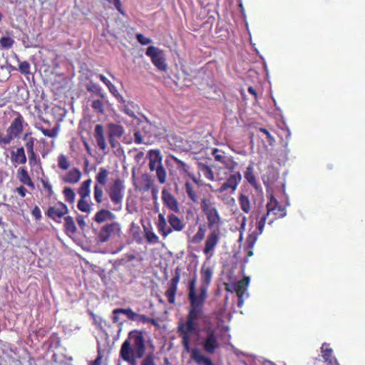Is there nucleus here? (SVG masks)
<instances>
[{
  "mask_svg": "<svg viewBox=\"0 0 365 365\" xmlns=\"http://www.w3.org/2000/svg\"><path fill=\"white\" fill-rule=\"evenodd\" d=\"M95 138L97 142L98 147L101 150L106 153V150L108 149V145L106 143V138L104 136V128L102 125H97L95 128Z\"/></svg>",
  "mask_w": 365,
  "mask_h": 365,
  "instance_id": "21",
  "label": "nucleus"
},
{
  "mask_svg": "<svg viewBox=\"0 0 365 365\" xmlns=\"http://www.w3.org/2000/svg\"><path fill=\"white\" fill-rule=\"evenodd\" d=\"M206 235V229L204 225H200L197 232L193 235V237L189 240V242L193 244H199L204 239L205 235Z\"/></svg>",
  "mask_w": 365,
  "mask_h": 365,
  "instance_id": "35",
  "label": "nucleus"
},
{
  "mask_svg": "<svg viewBox=\"0 0 365 365\" xmlns=\"http://www.w3.org/2000/svg\"><path fill=\"white\" fill-rule=\"evenodd\" d=\"M16 191L22 197L26 196V193L27 192L26 189L24 186L17 187Z\"/></svg>",
  "mask_w": 365,
  "mask_h": 365,
  "instance_id": "63",
  "label": "nucleus"
},
{
  "mask_svg": "<svg viewBox=\"0 0 365 365\" xmlns=\"http://www.w3.org/2000/svg\"><path fill=\"white\" fill-rule=\"evenodd\" d=\"M114 313H123V314H126L127 317L131 320H134L137 316V314L133 312L131 308L114 309Z\"/></svg>",
  "mask_w": 365,
  "mask_h": 365,
  "instance_id": "43",
  "label": "nucleus"
},
{
  "mask_svg": "<svg viewBox=\"0 0 365 365\" xmlns=\"http://www.w3.org/2000/svg\"><path fill=\"white\" fill-rule=\"evenodd\" d=\"M14 43V39L9 36H2L0 39V43L3 48H10Z\"/></svg>",
  "mask_w": 365,
  "mask_h": 365,
  "instance_id": "47",
  "label": "nucleus"
},
{
  "mask_svg": "<svg viewBox=\"0 0 365 365\" xmlns=\"http://www.w3.org/2000/svg\"><path fill=\"white\" fill-rule=\"evenodd\" d=\"M32 215L36 219V220H39L41 217V210L39 209L38 207L36 206L32 212Z\"/></svg>",
  "mask_w": 365,
  "mask_h": 365,
  "instance_id": "59",
  "label": "nucleus"
},
{
  "mask_svg": "<svg viewBox=\"0 0 365 365\" xmlns=\"http://www.w3.org/2000/svg\"><path fill=\"white\" fill-rule=\"evenodd\" d=\"M250 279L247 276L243 277L242 279H240V281H237L235 284H233L234 291L237 294V297H238V306L241 307L244 303V296L245 294L247 295V287L249 286ZM226 290L227 292H232L233 290L230 289L229 286H226Z\"/></svg>",
  "mask_w": 365,
  "mask_h": 365,
  "instance_id": "14",
  "label": "nucleus"
},
{
  "mask_svg": "<svg viewBox=\"0 0 365 365\" xmlns=\"http://www.w3.org/2000/svg\"><path fill=\"white\" fill-rule=\"evenodd\" d=\"M93 93H96L102 98L104 97L103 90L95 84H93Z\"/></svg>",
  "mask_w": 365,
  "mask_h": 365,
  "instance_id": "61",
  "label": "nucleus"
},
{
  "mask_svg": "<svg viewBox=\"0 0 365 365\" xmlns=\"http://www.w3.org/2000/svg\"><path fill=\"white\" fill-rule=\"evenodd\" d=\"M153 186V180L148 174L141 175V187L140 190L143 192H148Z\"/></svg>",
  "mask_w": 365,
  "mask_h": 365,
  "instance_id": "38",
  "label": "nucleus"
},
{
  "mask_svg": "<svg viewBox=\"0 0 365 365\" xmlns=\"http://www.w3.org/2000/svg\"><path fill=\"white\" fill-rule=\"evenodd\" d=\"M266 210V212L261 215L258 212L256 215V220H258V229L260 232L264 231L267 221L269 225H272L274 221L283 218L287 215L285 207L280 205L273 195L269 197Z\"/></svg>",
  "mask_w": 365,
  "mask_h": 365,
  "instance_id": "6",
  "label": "nucleus"
},
{
  "mask_svg": "<svg viewBox=\"0 0 365 365\" xmlns=\"http://www.w3.org/2000/svg\"><path fill=\"white\" fill-rule=\"evenodd\" d=\"M200 203L203 213L207 217V227L209 230H212L205 238L203 250L207 258L210 259L212 257L215 247L220 241V233L215 228H219L222 224V219L214 202L207 197H204L201 200Z\"/></svg>",
  "mask_w": 365,
  "mask_h": 365,
  "instance_id": "1",
  "label": "nucleus"
},
{
  "mask_svg": "<svg viewBox=\"0 0 365 365\" xmlns=\"http://www.w3.org/2000/svg\"><path fill=\"white\" fill-rule=\"evenodd\" d=\"M244 177L247 183L256 190L259 187V184L257 181V178L254 174L253 163H251L247 168L244 173Z\"/></svg>",
  "mask_w": 365,
  "mask_h": 365,
  "instance_id": "26",
  "label": "nucleus"
},
{
  "mask_svg": "<svg viewBox=\"0 0 365 365\" xmlns=\"http://www.w3.org/2000/svg\"><path fill=\"white\" fill-rule=\"evenodd\" d=\"M39 129L45 136H48L52 138H56L58 133V128L57 127H55L52 129H47L41 127L39 128Z\"/></svg>",
  "mask_w": 365,
  "mask_h": 365,
  "instance_id": "46",
  "label": "nucleus"
},
{
  "mask_svg": "<svg viewBox=\"0 0 365 365\" xmlns=\"http://www.w3.org/2000/svg\"><path fill=\"white\" fill-rule=\"evenodd\" d=\"M222 336L219 329L210 320L204 321V326L197 334V344L206 356H212L221 349Z\"/></svg>",
  "mask_w": 365,
  "mask_h": 365,
  "instance_id": "5",
  "label": "nucleus"
},
{
  "mask_svg": "<svg viewBox=\"0 0 365 365\" xmlns=\"http://www.w3.org/2000/svg\"><path fill=\"white\" fill-rule=\"evenodd\" d=\"M185 191L187 195V197L193 203H200V197L198 196L197 192L195 189L194 186L190 182H189V181H186L185 183Z\"/></svg>",
  "mask_w": 365,
  "mask_h": 365,
  "instance_id": "27",
  "label": "nucleus"
},
{
  "mask_svg": "<svg viewBox=\"0 0 365 365\" xmlns=\"http://www.w3.org/2000/svg\"><path fill=\"white\" fill-rule=\"evenodd\" d=\"M67 212V207L63 203H59L54 207H50L48 210L47 215L49 217L58 221V219L64 216Z\"/></svg>",
  "mask_w": 365,
  "mask_h": 365,
  "instance_id": "19",
  "label": "nucleus"
},
{
  "mask_svg": "<svg viewBox=\"0 0 365 365\" xmlns=\"http://www.w3.org/2000/svg\"><path fill=\"white\" fill-rule=\"evenodd\" d=\"M168 221L170 225V229H173V232H181L185 227V224L175 214H170L168 216Z\"/></svg>",
  "mask_w": 365,
  "mask_h": 365,
  "instance_id": "25",
  "label": "nucleus"
},
{
  "mask_svg": "<svg viewBox=\"0 0 365 365\" xmlns=\"http://www.w3.org/2000/svg\"><path fill=\"white\" fill-rule=\"evenodd\" d=\"M91 182V179H88L83 182L80 188L78 189V194L80 195L81 198H86L89 195L90 193V184Z\"/></svg>",
  "mask_w": 365,
  "mask_h": 365,
  "instance_id": "40",
  "label": "nucleus"
},
{
  "mask_svg": "<svg viewBox=\"0 0 365 365\" xmlns=\"http://www.w3.org/2000/svg\"><path fill=\"white\" fill-rule=\"evenodd\" d=\"M114 219L113 212L106 209H102L95 215V221L98 223H103L108 220H112Z\"/></svg>",
  "mask_w": 365,
  "mask_h": 365,
  "instance_id": "29",
  "label": "nucleus"
},
{
  "mask_svg": "<svg viewBox=\"0 0 365 365\" xmlns=\"http://www.w3.org/2000/svg\"><path fill=\"white\" fill-rule=\"evenodd\" d=\"M162 201L170 210L173 211L174 213H180V204L177 198L167 189L162 190Z\"/></svg>",
  "mask_w": 365,
  "mask_h": 365,
  "instance_id": "16",
  "label": "nucleus"
},
{
  "mask_svg": "<svg viewBox=\"0 0 365 365\" xmlns=\"http://www.w3.org/2000/svg\"><path fill=\"white\" fill-rule=\"evenodd\" d=\"M166 130L160 124L151 123L148 120L143 122L141 124V130H135L134 133V141L135 143H148L145 141V138L148 140L152 138H158L163 135Z\"/></svg>",
  "mask_w": 365,
  "mask_h": 365,
  "instance_id": "7",
  "label": "nucleus"
},
{
  "mask_svg": "<svg viewBox=\"0 0 365 365\" xmlns=\"http://www.w3.org/2000/svg\"><path fill=\"white\" fill-rule=\"evenodd\" d=\"M110 4H113L115 7L119 11L120 13H123V10L121 8V4L120 0H106Z\"/></svg>",
  "mask_w": 365,
  "mask_h": 365,
  "instance_id": "58",
  "label": "nucleus"
},
{
  "mask_svg": "<svg viewBox=\"0 0 365 365\" xmlns=\"http://www.w3.org/2000/svg\"><path fill=\"white\" fill-rule=\"evenodd\" d=\"M19 63V70L22 74H30V63L28 61H20L18 60Z\"/></svg>",
  "mask_w": 365,
  "mask_h": 365,
  "instance_id": "48",
  "label": "nucleus"
},
{
  "mask_svg": "<svg viewBox=\"0 0 365 365\" xmlns=\"http://www.w3.org/2000/svg\"><path fill=\"white\" fill-rule=\"evenodd\" d=\"M121 233L120 227L118 223L113 222L103 227L98 234L100 242H107L112 235L119 236Z\"/></svg>",
  "mask_w": 365,
  "mask_h": 365,
  "instance_id": "15",
  "label": "nucleus"
},
{
  "mask_svg": "<svg viewBox=\"0 0 365 365\" xmlns=\"http://www.w3.org/2000/svg\"><path fill=\"white\" fill-rule=\"evenodd\" d=\"M137 38H138V41L143 45H146L151 42L150 38L144 36V35L142 34H138Z\"/></svg>",
  "mask_w": 365,
  "mask_h": 365,
  "instance_id": "55",
  "label": "nucleus"
},
{
  "mask_svg": "<svg viewBox=\"0 0 365 365\" xmlns=\"http://www.w3.org/2000/svg\"><path fill=\"white\" fill-rule=\"evenodd\" d=\"M58 165L61 169L64 170H67L70 166V163L64 155H61L58 157Z\"/></svg>",
  "mask_w": 365,
  "mask_h": 365,
  "instance_id": "49",
  "label": "nucleus"
},
{
  "mask_svg": "<svg viewBox=\"0 0 365 365\" xmlns=\"http://www.w3.org/2000/svg\"><path fill=\"white\" fill-rule=\"evenodd\" d=\"M177 332L181 339L183 349L187 353H190L191 359L197 365H215L212 360L202 354L198 348L191 349V339L194 334H199L197 330V324L188 321L178 324Z\"/></svg>",
  "mask_w": 365,
  "mask_h": 365,
  "instance_id": "3",
  "label": "nucleus"
},
{
  "mask_svg": "<svg viewBox=\"0 0 365 365\" xmlns=\"http://www.w3.org/2000/svg\"><path fill=\"white\" fill-rule=\"evenodd\" d=\"M212 155L215 161L221 163L222 164L227 159L229 156L225 155V153L217 149L214 148L212 150Z\"/></svg>",
  "mask_w": 365,
  "mask_h": 365,
  "instance_id": "41",
  "label": "nucleus"
},
{
  "mask_svg": "<svg viewBox=\"0 0 365 365\" xmlns=\"http://www.w3.org/2000/svg\"><path fill=\"white\" fill-rule=\"evenodd\" d=\"M26 147L28 151L29 154H32L34 155V140L33 139H30L26 144Z\"/></svg>",
  "mask_w": 365,
  "mask_h": 365,
  "instance_id": "56",
  "label": "nucleus"
},
{
  "mask_svg": "<svg viewBox=\"0 0 365 365\" xmlns=\"http://www.w3.org/2000/svg\"><path fill=\"white\" fill-rule=\"evenodd\" d=\"M125 192L124 181L120 178H115L107 190L110 201L115 205L121 204Z\"/></svg>",
  "mask_w": 365,
  "mask_h": 365,
  "instance_id": "13",
  "label": "nucleus"
},
{
  "mask_svg": "<svg viewBox=\"0 0 365 365\" xmlns=\"http://www.w3.org/2000/svg\"><path fill=\"white\" fill-rule=\"evenodd\" d=\"M258 130L262 133H264L267 138V140L269 143V145H273L275 140H274V138L270 134V133L269 132V130L266 128H259L258 129Z\"/></svg>",
  "mask_w": 365,
  "mask_h": 365,
  "instance_id": "54",
  "label": "nucleus"
},
{
  "mask_svg": "<svg viewBox=\"0 0 365 365\" xmlns=\"http://www.w3.org/2000/svg\"><path fill=\"white\" fill-rule=\"evenodd\" d=\"M96 77L99 78L101 81H103L105 83V84L108 87V88H110L112 84L110 83V81L108 80L107 77L102 74H96Z\"/></svg>",
  "mask_w": 365,
  "mask_h": 365,
  "instance_id": "60",
  "label": "nucleus"
},
{
  "mask_svg": "<svg viewBox=\"0 0 365 365\" xmlns=\"http://www.w3.org/2000/svg\"><path fill=\"white\" fill-rule=\"evenodd\" d=\"M81 173L79 170L75 168L68 173L66 176L63 178V180L68 183H76L81 178Z\"/></svg>",
  "mask_w": 365,
  "mask_h": 365,
  "instance_id": "34",
  "label": "nucleus"
},
{
  "mask_svg": "<svg viewBox=\"0 0 365 365\" xmlns=\"http://www.w3.org/2000/svg\"><path fill=\"white\" fill-rule=\"evenodd\" d=\"M79 134L85 149L88 154L91 153V117L85 113L83 118L79 124Z\"/></svg>",
  "mask_w": 365,
  "mask_h": 365,
  "instance_id": "10",
  "label": "nucleus"
},
{
  "mask_svg": "<svg viewBox=\"0 0 365 365\" xmlns=\"http://www.w3.org/2000/svg\"><path fill=\"white\" fill-rule=\"evenodd\" d=\"M63 195L66 200L70 202H73L75 199V192L71 187H66L63 190Z\"/></svg>",
  "mask_w": 365,
  "mask_h": 365,
  "instance_id": "51",
  "label": "nucleus"
},
{
  "mask_svg": "<svg viewBox=\"0 0 365 365\" xmlns=\"http://www.w3.org/2000/svg\"><path fill=\"white\" fill-rule=\"evenodd\" d=\"M238 203H240V207L245 213H250L251 202L248 196L240 194V197H238Z\"/></svg>",
  "mask_w": 365,
  "mask_h": 365,
  "instance_id": "33",
  "label": "nucleus"
},
{
  "mask_svg": "<svg viewBox=\"0 0 365 365\" xmlns=\"http://www.w3.org/2000/svg\"><path fill=\"white\" fill-rule=\"evenodd\" d=\"M198 168L200 173L208 180H214V173L210 166L204 163H199Z\"/></svg>",
  "mask_w": 365,
  "mask_h": 365,
  "instance_id": "37",
  "label": "nucleus"
},
{
  "mask_svg": "<svg viewBox=\"0 0 365 365\" xmlns=\"http://www.w3.org/2000/svg\"><path fill=\"white\" fill-rule=\"evenodd\" d=\"M144 236L148 242L151 244H155L159 242L158 236L152 230H149L146 227L143 226Z\"/></svg>",
  "mask_w": 365,
  "mask_h": 365,
  "instance_id": "39",
  "label": "nucleus"
},
{
  "mask_svg": "<svg viewBox=\"0 0 365 365\" xmlns=\"http://www.w3.org/2000/svg\"><path fill=\"white\" fill-rule=\"evenodd\" d=\"M41 182H42L43 188L45 190H47L48 192V194L50 195H51L53 194V190H52L51 185L48 181L44 180H41Z\"/></svg>",
  "mask_w": 365,
  "mask_h": 365,
  "instance_id": "57",
  "label": "nucleus"
},
{
  "mask_svg": "<svg viewBox=\"0 0 365 365\" xmlns=\"http://www.w3.org/2000/svg\"><path fill=\"white\" fill-rule=\"evenodd\" d=\"M23 122L24 118L18 113L17 117L13 120L9 127L6 129V133H9L14 139L19 138L23 131Z\"/></svg>",
  "mask_w": 365,
  "mask_h": 365,
  "instance_id": "17",
  "label": "nucleus"
},
{
  "mask_svg": "<svg viewBox=\"0 0 365 365\" xmlns=\"http://www.w3.org/2000/svg\"><path fill=\"white\" fill-rule=\"evenodd\" d=\"M103 356L101 354V351L98 350V356L93 361V365H101Z\"/></svg>",
  "mask_w": 365,
  "mask_h": 365,
  "instance_id": "64",
  "label": "nucleus"
},
{
  "mask_svg": "<svg viewBox=\"0 0 365 365\" xmlns=\"http://www.w3.org/2000/svg\"><path fill=\"white\" fill-rule=\"evenodd\" d=\"M103 190L102 187H99L98 185H95L94 187V197L97 203L101 204L103 200Z\"/></svg>",
  "mask_w": 365,
  "mask_h": 365,
  "instance_id": "45",
  "label": "nucleus"
},
{
  "mask_svg": "<svg viewBox=\"0 0 365 365\" xmlns=\"http://www.w3.org/2000/svg\"><path fill=\"white\" fill-rule=\"evenodd\" d=\"M109 175V170L106 168H101L99 172L96 175V180L98 186L101 185V187H104L108 182V176Z\"/></svg>",
  "mask_w": 365,
  "mask_h": 365,
  "instance_id": "30",
  "label": "nucleus"
},
{
  "mask_svg": "<svg viewBox=\"0 0 365 365\" xmlns=\"http://www.w3.org/2000/svg\"><path fill=\"white\" fill-rule=\"evenodd\" d=\"M11 159L13 163L17 164H25L26 163V156L23 147L17 148L15 151H11Z\"/></svg>",
  "mask_w": 365,
  "mask_h": 365,
  "instance_id": "28",
  "label": "nucleus"
},
{
  "mask_svg": "<svg viewBox=\"0 0 365 365\" xmlns=\"http://www.w3.org/2000/svg\"><path fill=\"white\" fill-rule=\"evenodd\" d=\"M85 198H81L78 202V208L82 212H88L90 211V205L84 200Z\"/></svg>",
  "mask_w": 365,
  "mask_h": 365,
  "instance_id": "52",
  "label": "nucleus"
},
{
  "mask_svg": "<svg viewBox=\"0 0 365 365\" xmlns=\"http://www.w3.org/2000/svg\"><path fill=\"white\" fill-rule=\"evenodd\" d=\"M145 339L143 331L135 329L128 333L120 349V357L130 365H137V359L145 353Z\"/></svg>",
  "mask_w": 365,
  "mask_h": 365,
  "instance_id": "2",
  "label": "nucleus"
},
{
  "mask_svg": "<svg viewBox=\"0 0 365 365\" xmlns=\"http://www.w3.org/2000/svg\"><path fill=\"white\" fill-rule=\"evenodd\" d=\"M222 165L224 166L219 167L216 173L217 181L222 182L214 192L217 193L228 192L233 194L237 190L242 179L240 173L236 170L237 162L232 156H229Z\"/></svg>",
  "mask_w": 365,
  "mask_h": 365,
  "instance_id": "4",
  "label": "nucleus"
},
{
  "mask_svg": "<svg viewBox=\"0 0 365 365\" xmlns=\"http://www.w3.org/2000/svg\"><path fill=\"white\" fill-rule=\"evenodd\" d=\"M180 280V273L176 272L175 274L171 278L170 284L165 295L167 297L170 304L175 303V296L177 291L178 284Z\"/></svg>",
  "mask_w": 365,
  "mask_h": 365,
  "instance_id": "18",
  "label": "nucleus"
},
{
  "mask_svg": "<svg viewBox=\"0 0 365 365\" xmlns=\"http://www.w3.org/2000/svg\"><path fill=\"white\" fill-rule=\"evenodd\" d=\"M262 232H260L258 229V220H257L256 230L249 234L246 239V244L249 249H252V247L257 240V237Z\"/></svg>",
  "mask_w": 365,
  "mask_h": 365,
  "instance_id": "36",
  "label": "nucleus"
},
{
  "mask_svg": "<svg viewBox=\"0 0 365 365\" xmlns=\"http://www.w3.org/2000/svg\"><path fill=\"white\" fill-rule=\"evenodd\" d=\"M201 281L202 284L200 289L207 291V288L210 286L212 277V270L210 267L202 266L201 271Z\"/></svg>",
  "mask_w": 365,
  "mask_h": 365,
  "instance_id": "23",
  "label": "nucleus"
},
{
  "mask_svg": "<svg viewBox=\"0 0 365 365\" xmlns=\"http://www.w3.org/2000/svg\"><path fill=\"white\" fill-rule=\"evenodd\" d=\"M166 165L170 169V173H172V169L175 168L182 176H188L194 183L197 185H201V181L199 180L194 173L189 172V166L185 162L178 159L173 155H168L166 161Z\"/></svg>",
  "mask_w": 365,
  "mask_h": 365,
  "instance_id": "9",
  "label": "nucleus"
},
{
  "mask_svg": "<svg viewBox=\"0 0 365 365\" xmlns=\"http://www.w3.org/2000/svg\"><path fill=\"white\" fill-rule=\"evenodd\" d=\"M156 225L159 233H160L164 238L171 234L172 229H170V227H168L167 220L163 214H158Z\"/></svg>",
  "mask_w": 365,
  "mask_h": 365,
  "instance_id": "24",
  "label": "nucleus"
},
{
  "mask_svg": "<svg viewBox=\"0 0 365 365\" xmlns=\"http://www.w3.org/2000/svg\"><path fill=\"white\" fill-rule=\"evenodd\" d=\"M195 287L196 277H194L193 279L190 280L188 287V299L190 300V307L203 309L205 302L207 298V291H205V289H200V294L197 295Z\"/></svg>",
  "mask_w": 365,
  "mask_h": 365,
  "instance_id": "11",
  "label": "nucleus"
},
{
  "mask_svg": "<svg viewBox=\"0 0 365 365\" xmlns=\"http://www.w3.org/2000/svg\"><path fill=\"white\" fill-rule=\"evenodd\" d=\"M321 351L322 354V356L327 365H339L337 360L333 356L334 351L329 348V344L324 343L321 346Z\"/></svg>",
  "mask_w": 365,
  "mask_h": 365,
  "instance_id": "20",
  "label": "nucleus"
},
{
  "mask_svg": "<svg viewBox=\"0 0 365 365\" xmlns=\"http://www.w3.org/2000/svg\"><path fill=\"white\" fill-rule=\"evenodd\" d=\"M18 178L23 184L26 185L33 189L34 188V184L25 168H21L18 170Z\"/></svg>",
  "mask_w": 365,
  "mask_h": 365,
  "instance_id": "31",
  "label": "nucleus"
},
{
  "mask_svg": "<svg viewBox=\"0 0 365 365\" xmlns=\"http://www.w3.org/2000/svg\"><path fill=\"white\" fill-rule=\"evenodd\" d=\"M29 164L33 166L34 164L37 163V156L36 153H34V155L32 154H29Z\"/></svg>",
  "mask_w": 365,
  "mask_h": 365,
  "instance_id": "62",
  "label": "nucleus"
},
{
  "mask_svg": "<svg viewBox=\"0 0 365 365\" xmlns=\"http://www.w3.org/2000/svg\"><path fill=\"white\" fill-rule=\"evenodd\" d=\"M148 168L150 171H155V175L160 184L163 185L167 180V171L163 165V155L159 150H150L148 154Z\"/></svg>",
  "mask_w": 365,
  "mask_h": 365,
  "instance_id": "8",
  "label": "nucleus"
},
{
  "mask_svg": "<svg viewBox=\"0 0 365 365\" xmlns=\"http://www.w3.org/2000/svg\"><path fill=\"white\" fill-rule=\"evenodd\" d=\"M203 309L190 307L186 320L192 323H195V321L201 317Z\"/></svg>",
  "mask_w": 365,
  "mask_h": 365,
  "instance_id": "32",
  "label": "nucleus"
},
{
  "mask_svg": "<svg viewBox=\"0 0 365 365\" xmlns=\"http://www.w3.org/2000/svg\"><path fill=\"white\" fill-rule=\"evenodd\" d=\"M93 108L98 111L99 113H103L104 106L101 100L93 101Z\"/></svg>",
  "mask_w": 365,
  "mask_h": 365,
  "instance_id": "53",
  "label": "nucleus"
},
{
  "mask_svg": "<svg viewBox=\"0 0 365 365\" xmlns=\"http://www.w3.org/2000/svg\"><path fill=\"white\" fill-rule=\"evenodd\" d=\"M14 138L11 136L9 133L4 134L1 131H0V147L4 148L6 145H9Z\"/></svg>",
  "mask_w": 365,
  "mask_h": 365,
  "instance_id": "44",
  "label": "nucleus"
},
{
  "mask_svg": "<svg viewBox=\"0 0 365 365\" xmlns=\"http://www.w3.org/2000/svg\"><path fill=\"white\" fill-rule=\"evenodd\" d=\"M140 365H156L155 363L154 354L153 353H150L146 355L141 363H140Z\"/></svg>",
  "mask_w": 365,
  "mask_h": 365,
  "instance_id": "50",
  "label": "nucleus"
},
{
  "mask_svg": "<svg viewBox=\"0 0 365 365\" xmlns=\"http://www.w3.org/2000/svg\"><path fill=\"white\" fill-rule=\"evenodd\" d=\"M124 133V128L122 125L110 123L108 125V140L113 148H114L113 138H120Z\"/></svg>",
  "mask_w": 365,
  "mask_h": 365,
  "instance_id": "22",
  "label": "nucleus"
},
{
  "mask_svg": "<svg viewBox=\"0 0 365 365\" xmlns=\"http://www.w3.org/2000/svg\"><path fill=\"white\" fill-rule=\"evenodd\" d=\"M145 55L150 58L151 62L158 69L162 71L167 70L168 65L165 63L164 51L160 48L149 46L146 48Z\"/></svg>",
  "mask_w": 365,
  "mask_h": 365,
  "instance_id": "12",
  "label": "nucleus"
},
{
  "mask_svg": "<svg viewBox=\"0 0 365 365\" xmlns=\"http://www.w3.org/2000/svg\"><path fill=\"white\" fill-rule=\"evenodd\" d=\"M65 220V229L66 232L70 234H73L76 230V227L73 221V219L70 216H66L64 218Z\"/></svg>",
  "mask_w": 365,
  "mask_h": 365,
  "instance_id": "42",
  "label": "nucleus"
}]
</instances>
